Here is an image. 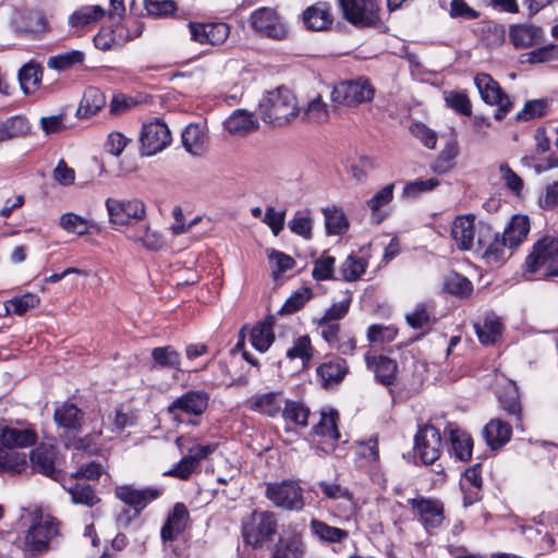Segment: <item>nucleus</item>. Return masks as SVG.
Returning <instances> with one entry per match:
<instances>
[{
  "label": "nucleus",
  "instance_id": "2f4dec72",
  "mask_svg": "<svg viewBox=\"0 0 558 558\" xmlns=\"http://www.w3.org/2000/svg\"><path fill=\"white\" fill-rule=\"evenodd\" d=\"M395 184L389 183L383 189L377 191L373 197H371L366 204L372 211V217L376 223H380L387 217V213L384 210L391 201L393 199Z\"/></svg>",
  "mask_w": 558,
  "mask_h": 558
},
{
  "label": "nucleus",
  "instance_id": "f3484780",
  "mask_svg": "<svg viewBox=\"0 0 558 558\" xmlns=\"http://www.w3.org/2000/svg\"><path fill=\"white\" fill-rule=\"evenodd\" d=\"M208 399V395L205 391H187L168 407V413L178 421H181V413L198 416L207 409Z\"/></svg>",
  "mask_w": 558,
  "mask_h": 558
},
{
  "label": "nucleus",
  "instance_id": "1a4fd4ad",
  "mask_svg": "<svg viewBox=\"0 0 558 558\" xmlns=\"http://www.w3.org/2000/svg\"><path fill=\"white\" fill-rule=\"evenodd\" d=\"M343 17L352 25L372 27L379 22L376 0H338Z\"/></svg>",
  "mask_w": 558,
  "mask_h": 558
},
{
  "label": "nucleus",
  "instance_id": "603ef678",
  "mask_svg": "<svg viewBox=\"0 0 558 558\" xmlns=\"http://www.w3.org/2000/svg\"><path fill=\"white\" fill-rule=\"evenodd\" d=\"M337 421L338 413L336 411H322L319 422L314 425L315 434L332 440L339 439L340 433L337 427Z\"/></svg>",
  "mask_w": 558,
  "mask_h": 558
},
{
  "label": "nucleus",
  "instance_id": "8fccbe9b",
  "mask_svg": "<svg viewBox=\"0 0 558 558\" xmlns=\"http://www.w3.org/2000/svg\"><path fill=\"white\" fill-rule=\"evenodd\" d=\"M450 441L454 456L461 461H468L472 457L473 441L471 436L460 429H450Z\"/></svg>",
  "mask_w": 558,
  "mask_h": 558
},
{
  "label": "nucleus",
  "instance_id": "864d4df0",
  "mask_svg": "<svg viewBox=\"0 0 558 558\" xmlns=\"http://www.w3.org/2000/svg\"><path fill=\"white\" fill-rule=\"evenodd\" d=\"M60 226L69 233L84 235L94 227V222L74 213H66L61 216Z\"/></svg>",
  "mask_w": 558,
  "mask_h": 558
},
{
  "label": "nucleus",
  "instance_id": "6e6552de",
  "mask_svg": "<svg viewBox=\"0 0 558 558\" xmlns=\"http://www.w3.org/2000/svg\"><path fill=\"white\" fill-rule=\"evenodd\" d=\"M373 97L374 88L366 78L340 82L331 90L332 102L349 107L371 101Z\"/></svg>",
  "mask_w": 558,
  "mask_h": 558
},
{
  "label": "nucleus",
  "instance_id": "bb28decb",
  "mask_svg": "<svg viewBox=\"0 0 558 558\" xmlns=\"http://www.w3.org/2000/svg\"><path fill=\"white\" fill-rule=\"evenodd\" d=\"M483 434L492 449H499L510 440L512 428L509 423L493 418L485 425Z\"/></svg>",
  "mask_w": 558,
  "mask_h": 558
},
{
  "label": "nucleus",
  "instance_id": "79ce46f5",
  "mask_svg": "<svg viewBox=\"0 0 558 558\" xmlns=\"http://www.w3.org/2000/svg\"><path fill=\"white\" fill-rule=\"evenodd\" d=\"M105 14L106 11L100 5H85L70 15L69 24L74 28H83L101 20Z\"/></svg>",
  "mask_w": 558,
  "mask_h": 558
},
{
  "label": "nucleus",
  "instance_id": "774afa93",
  "mask_svg": "<svg viewBox=\"0 0 558 558\" xmlns=\"http://www.w3.org/2000/svg\"><path fill=\"white\" fill-rule=\"evenodd\" d=\"M289 228L294 234L310 240L312 238L313 220L307 214L298 211L289 221Z\"/></svg>",
  "mask_w": 558,
  "mask_h": 558
},
{
  "label": "nucleus",
  "instance_id": "c9c22d12",
  "mask_svg": "<svg viewBox=\"0 0 558 558\" xmlns=\"http://www.w3.org/2000/svg\"><path fill=\"white\" fill-rule=\"evenodd\" d=\"M102 425V420H92L90 432L86 434L84 437L74 439L71 446L75 449H82L93 454L99 453L102 444H98L96 441V438L101 437L104 435Z\"/></svg>",
  "mask_w": 558,
  "mask_h": 558
},
{
  "label": "nucleus",
  "instance_id": "5fc2aeb1",
  "mask_svg": "<svg viewBox=\"0 0 558 558\" xmlns=\"http://www.w3.org/2000/svg\"><path fill=\"white\" fill-rule=\"evenodd\" d=\"M366 266L364 258L351 254L341 263L339 272L343 280L355 281L365 272Z\"/></svg>",
  "mask_w": 558,
  "mask_h": 558
},
{
  "label": "nucleus",
  "instance_id": "e433bc0d",
  "mask_svg": "<svg viewBox=\"0 0 558 558\" xmlns=\"http://www.w3.org/2000/svg\"><path fill=\"white\" fill-rule=\"evenodd\" d=\"M85 61V52L82 50H70L56 56H51L47 60V66L59 72L69 71Z\"/></svg>",
  "mask_w": 558,
  "mask_h": 558
},
{
  "label": "nucleus",
  "instance_id": "052dcab7",
  "mask_svg": "<svg viewBox=\"0 0 558 558\" xmlns=\"http://www.w3.org/2000/svg\"><path fill=\"white\" fill-rule=\"evenodd\" d=\"M445 289L458 296H469L473 291L471 281L457 272L449 274L445 279Z\"/></svg>",
  "mask_w": 558,
  "mask_h": 558
},
{
  "label": "nucleus",
  "instance_id": "f8f14e48",
  "mask_svg": "<svg viewBox=\"0 0 558 558\" xmlns=\"http://www.w3.org/2000/svg\"><path fill=\"white\" fill-rule=\"evenodd\" d=\"M38 439L35 427L26 422H1L0 447L27 448L36 444Z\"/></svg>",
  "mask_w": 558,
  "mask_h": 558
},
{
  "label": "nucleus",
  "instance_id": "7c9ffc66",
  "mask_svg": "<svg viewBox=\"0 0 558 558\" xmlns=\"http://www.w3.org/2000/svg\"><path fill=\"white\" fill-rule=\"evenodd\" d=\"M206 131L199 124H190L182 132V144L187 153L199 156L206 148Z\"/></svg>",
  "mask_w": 558,
  "mask_h": 558
},
{
  "label": "nucleus",
  "instance_id": "b1692460",
  "mask_svg": "<svg viewBox=\"0 0 558 558\" xmlns=\"http://www.w3.org/2000/svg\"><path fill=\"white\" fill-rule=\"evenodd\" d=\"M367 368L372 371L377 380L383 385L389 386L393 384L398 366L397 363L384 355H365Z\"/></svg>",
  "mask_w": 558,
  "mask_h": 558
},
{
  "label": "nucleus",
  "instance_id": "a211bd4d",
  "mask_svg": "<svg viewBox=\"0 0 558 558\" xmlns=\"http://www.w3.org/2000/svg\"><path fill=\"white\" fill-rule=\"evenodd\" d=\"M57 450L54 447L41 444L29 453V462L33 472L39 473L52 480H58L60 471L56 465Z\"/></svg>",
  "mask_w": 558,
  "mask_h": 558
},
{
  "label": "nucleus",
  "instance_id": "13d9d810",
  "mask_svg": "<svg viewBox=\"0 0 558 558\" xmlns=\"http://www.w3.org/2000/svg\"><path fill=\"white\" fill-rule=\"evenodd\" d=\"M19 80L25 94L34 92L41 80V70L34 63L25 64L19 72Z\"/></svg>",
  "mask_w": 558,
  "mask_h": 558
},
{
  "label": "nucleus",
  "instance_id": "39448f33",
  "mask_svg": "<svg viewBox=\"0 0 558 558\" xmlns=\"http://www.w3.org/2000/svg\"><path fill=\"white\" fill-rule=\"evenodd\" d=\"M477 245L483 251V259L490 266L501 265L512 255L514 250L502 234L495 232L489 223L483 221H480Z\"/></svg>",
  "mask_w": 558,
  "mask_h": 558
},
{
  "label": "nucleus",
  "instance_id": "6ab92c4d",
  "mask_svg": "<svg viewBox=\"0 0 558 558\" xmlns=\"http://www.w3.org/2000/svg\"><path fill=\"white\" fill-rule=\"evenodd\" d=\"M192 39L198 44L221 45L230 34L226 23H189Z\"/></svg>",
  "mask_w": 558,
  "mask_h": 558
},
{
  "label": "nucleus",
  "instance_id": "6e6d98bb",
  "mask_svg": "<svg viewBox=\"0 0 558 558\" xmlns=\"http://www.w3.org/2000/svg\"><path fill=\"white\" fill-rule=\"evenodd\" d=\"M40 300L36 294L26 293L22 296L13 298L4 303L7 314L24 315L28 310L38 306Z\"/></svg>",
  "mask_w": 558,
  "mask_h": 558
},
{
  "label": "nucleus",
  "instance_id": "a19ab883",
  "mask_svg": "<svg viewBox=\"0 0 558 558\" xmlns=\"http://www.w3.org/2000/svg\"><path fill=\"white\" fill-rule=\"evenodd\" d=\"M348 367L343 360L330 361L323 363L317 368V375L320 378L322 385L327 387L332 384H338L347 374Z\"/></svg>",
  "mask_w": 558,
  "mask_h": 558
},
{
  "label": "nucleus",
  "instance_id": "bf43d9fd",
  "mask_svg": "<svg viewBox=\"0 0 558 558\" xmlns=\"http://www.w3.org/2000/svg\"><path fill=\"white\" fill-rule=\"evenodd\" d=\"M287 357L290 360L300 359L305 365L313 357V347L308 336H300L294 341L291 348L287 350Z\"/></svg>",
  "mask_w": 558,
  "mask_h": 558
},
{
  "label": "nucleus",
  "instance_id": "4468645a",
  "mask_svg": "<svg viewBox=\"0 0 558 558\" xmlns=\"http://www.w3.org/2000/svg\"><path fill=\"white\" fill-rule=\"evenodd\" d=\"M450 235L459 250L470 251L478 242L480 221L476 223L472 214L459 215L451 223Z\"/></svg>",
  "mask_w": 558,
  "mask_h": 558
},
{
  "label": "nucleus",
  "instance_id": "393cba45",
  "mask_svg": "<svg viewBox=\"0 0 558 558\" xmlns=\"http://www.w3.org/2000/svg\"><path fill=\"white\" fill-rule=\"evenodd\" d=\"M302 19L307 29L316 32L328 29L332 24L330 8L324 2L308 7L303 12Z\"/></svg>",
  "mask_w": 558,
  "mask_h": 558
},
{
  "label": "nucleus",
  "instance_id": "f03ea898",
  "mask_svg": "<svg viewBox=\"0 0 558 558\" xmlns=\"http://www.w3.org/2000/svg\"><path fill=\"white\" fill-rule=\"evenodd\" d=\"M524 275L558 277V236L544 235L537 240L523 264Z\"/></svg>",
  "mask_w": 558,
  "mask_h": 558
},
{
  "label": "nucleus",
  "instance_id": "7ed1b4c3",
  "mask_svg": "<svg viewBox=\"0 0 558 558\" xmlns=\"http://www.w3.org/2000/svg\"><path fill=\"white\" fill-rule=\"evenodd\" d=\"M294 95L286 88L267 93L258 105V114L266 123L283 125L299 114Z\"/></svg>",
  "mask_w": 558,
  "mask_h": 558
},
{
  "label": "nucleus",
  "instance_id": "2eb2a0df",
  "mask_svg": "<svg viewBox=\"0 0 558 558\" xmlns=\"http://www.w3.org/2000/svg\"><path fill=\"white\" fill-rule=\"evenodd\" d=\"M408 504L426 530L437 529L442 524L445 519L444 506L439 500L418 496L410 498Z\"/></svg>",
  "mask_w": 558,
  "mask_h": 558
},
{
  "label": "nucleus",
  "instance_id": "423d86ee",
  "mask_svg": "<svg viewBox=\"0 0 558 558\" xmlns=\"http://www.w3.org/2000/svg\"><path fill=\"white\" fill-rule=\"evenodd\" d=\"M265 496L276 507L289 511H300L305 506L303 488L295 481L267 483Z\"/></svg>",
  "mask_w": 558,
  "mask_h": 558
},
{
  "label": "nucleus",
  "instance_id": "a878e982",
  "mask_svg": "<svg viewBox=\"0 0 558 558\" xmlns=\"http://www.w3.org/2000/svg\"><path fill=\"white\" fill-rule=\"evenodd\" d=\"M510 40L518 49H525L539 44L543 40V32L532 24H520L510 27Z\"/></svg>",
  "mask_w": 558,
  "mask_h": 558
},
{
  "label": "nucleus",
  "instance_id": "9b49d317",
  "mask_svg": "<svg viewBox=\"0 0 558 558\" xmlns=\"http://www.w3.org/2000/svg\"><path fill=\"white\" fill-rule=\"evenodd\" d=\"M140 142L142 154L154 156L171 144V132L163 121L154 119L143 124Z\"/></svg>",
  "mask_w": 558,
  "mask_h": 558
},
{
  "label": "nucleus",
  "instance_id": "a18cd8bd",
  "mask_svg": "<svg viewBox=\"0 0 558 558\" xmlns=\"http://www.w3.org/2000/svg\"><path fill=\"white\" fill-rule=\"evenodd\" d=\"M153 367L154 368H173L180 369L181 357L180 353L172 347H158L151 351Z\"/></svg>",
  "mask_w": 558,
  "mask_h": 558
},
{
  "label": "nucleus",
  "instance_id": "09e8293b",
  "mask_svg": "<svg viewBox=\"0 0 558 558\" xmlns=\"http://www.w3.org/2000/svg\"><path fill=\"white\" fill-rule=\"evenodd\" d=\"M325 226L328 234H342L349 228L348 219L341 208L336 206L323 210Z\"/></svg>",
  "mask_w": 558,
  "mask_h": 558
},
{
  "label": "nucleus",
  "instance_id": "9d476101",
  "mask_svg": "<svg viewBox=\"0 0 558 558\" xmlns=\"http://www.w3.org/2000/svg\"><path fill=\"white\" fill-rule=\"evenodd\" d=\"M105 205L109 221L118 226H126L133 221L142 220L146 214L145 205L138 198L108 197Z\"/></svg>",
  "mask_w": 558,
  "mask_h": 558
},
{
  "label": "nucleus",
  "instance_id": "473e14b6",
  "mask_svg": "<svg viewBox=\"0 0 558 558\" xmlns=\"http://www.w3.org/2000/svg\"><path fill=\"white\" fill-rule=\"evenodd\" d=\"M299 113L304 121L310 123L322 124L330 118V107L323 99L322 95L314 96Z\"/></svg>",
  "mask_w": 558,
  "mask_h": 558
},
{
  "label": "nucleus",
  "instance_id": "c85d7f7f",
  "mask_svg": "<svg viewBox=\"0 0 558 558\" xmlns=\"http://www.w3.org/2000/svg\"><path fill=\"white\" fill-rule=\"evenodd\" d=\"M175 445L181 453L186 451L187 453L185 456L192 459L197 466L202 460L207 459L218 448L217 442L202 445L185 436L177 437Z\"/></svg>",
  "mask_w": 558,
  "mask_h": 558
},
{
  "label": "nucleus",
  "instance_id": "c756f323",
  "mask_svg": "<svg viewBox=\"0 0 558 558\" xmlns=\"http://www.w3.org/2000/svg\"><path fill=\"white\" fill-rule=\"evenodd\" d=\"M258 122L253 113L246 110H235L226 121L225 129L234 136H243L254 131Z\"/></svg>",
  "mask_w": 558,
  "mask_h": 558
},
{
  "label": "nucleus",
  "instance_id": "37998d69",
  "mask_svg": "<svg viewBox=\"0 0 558 558\" xmlns=\"http://www.w3.org/2000/svg\"><path fill=\"white\" fill-rule=\"evenodd\" d=\"M128 238L149 251H159L166 244L163 236L150 227H142Z\"/></svg>",
  "mask_w": 558,
  "mask_h": 558
},
{
  "label": "nucleus",
  "instance_id": "ddd939ff",
  "mask_svg": "<svg viewBox=\"0 0 558 558\" xmlns=\"http://www.w3.org/2000/svg\"><path fill=\"white\" fill-rule=\"evenodd\" d=\"M474 84L482 99L486 104L490 106H498L495 118L497 120H501L510 111L512 106L509 96L501 90L498 82H496L489 74H476L474 77Z\"/></svg>",
  "mask_w": 558,
  "mask_h": 558
},
{
  "label": "nucleus",
  "instance_id": "4c0bfd02",
  "mask_svg": "<svg viewBox=\"0 0 558 558\" xmlns=\"http://www.w3.org/2000/svg\"><path fill=\"white\" fill-rule=\"evenodd\" d=\"M275 340L272 320L265 319L250 331L251 344L259 352H266Z\"/></svg>",
  "mask_w": 558,
  "mask_h": 558
},
{
  "label": "nucleus",
  "instance_id": "49530a36",
  "mask_svg": "<svg viewBox=\"0 0 558 558\" xmlns=\"http://www.w3.org/2000/svg\"><path fill=\"white\" fill-rule=\"evenodd\" d=\"M310 525L313 534L326 543H341L349 536L347 531L328 525L317 519H313Z\"/></svg>",
  "mask_w": 558,
  "mask_h": 558
},
{
  "label": "nucleus",
  "instance_id": "cd10ccee",
  "mask_svg": "<svg viewBox=\"0 0 558 558\" xmlns=\"http://www.w3.org/2000/svg\"><path fill=\"white\" fill-rule=\"evenodd\" d=\"M463 492V504L465 507L473 505L480 499L482 488L481 465L475 464L465 470L460 483Z\"/></svg>",
  "mask_w": 558,
  "mask_h": 558
},
{
  "label": "nucleus",
  "instance_id": "20e7f679",
  "mask_svg": "<svg viewBox=\"0 0 558 558\" xmlns=\"http://www.w3.org/2000/svg\"><path fill=\"white\" fill-rule=\"evenodd\" d=\"M277 515L271 511H253L242 522L244 542L253 548L269 547L277 535Z\"/></svg>",
  "mask_w": 558,
  "mask_h": 558
},
{
  "label": "nucleus",
  "instance_id": "338daca9",
  "mask_svg": "<svg viewBox=\"0 0 558 558\" xmlns=\"http://www.w3.org/2000/svg\"><path fill=\"white\" fill-rule=\"evenodd\" d=\"M446 105L456 112L463 116H471L472 106L468 95L463 92H449L445 96Z\"/></svg>",
  "mask_w": 558,
  "mask_h": 558
},
{
  "label": "nucleus",
  "instance_id": "680f3d73",
  "mask_svg": "<svg viewBox=\"0 0 558 558\" xmlns=\"http://www.w3.org/2000/svg\"><path fill=\"white\" fill-rule=\"evenodd\" d=\"M282 415L296 425L307 426L310 410L302 403L295 401H286Z\"/></svg>",
  "mask_w": 558,
  "mask_h": 558
},
{
  "label": "nucleus",
  "instance_id": "dca6fc26",
  "mask_svg": "<svg viewBox=\"0 0 558 558\" xmlns=\"http://www.w3.org/2000/svg\"><path fill=\"white\" fill-rule=\"evenodd\" d=\"M415 454L424 464L434 463L440 456L441 436L434 426L422 427L415 436Z\"/></svg>",
  "mask_w": 558,
  "mask_h": 558
},
{
  "label": "nucleus",
  "instance_id": "0e129e2a",
  "mask_svg": "<svg viewBox=\"0 0 558 558\" xmlns=\"http://www.w3.org/2000/svg\"><path fill=\"white\" fill-rule=\"evenodd\" d=\"M147 15L153 17H169L177 11L173 0H144Z\"/></svg>",
  "mask_w": 558,
  "mask_h": 558
},
{
  "label": "nucleus",
  "instance_id": "4d7b16f0",
  "mask_svg": "<svg viewBox=\"0 0 558 558\" xmlns=\"http://www.w3.org/2000/svg\"><path fill=\"white\" fill-rule=\"evenodd\" d=\"M319 488L326 495V497L335 500H343L345 502L344 507L349 511H353L355 509V504L352 498V494L348 488L340 486L337 483H327L319 482Z\"/></svg>",
  "mask_w": 558,
  "mask_h": 558
},
{
  "label": "nucleus",
  "instance_id": "0eeeda50",
  "mask_svg": "<svg viewBox=\"0 0 558 558\" xmlns=\"http://www.w3.org/2000/svg\"><path fill=\"white\" fill-rule=\"evenodd\" d=\"M250 25L258 35L275 40H283L289 27L283 17L272 8L263 7L251 13Z\"/></svg>",
  "mask_w": 558,
  "mask_h": 558
},
{
  "label": "nucleus",
  "instance_id": "4be33fe9",
  "mask_svg": "<svg viewBox=\"0 0 558 558\" xmlns=\"http://www.w3.org/2000/svg\"><path fill=\"white\" fill-rule=\"evenodd\" d=\"M189 521L190 513L187 508L181 502L175 504L161 529V538L165 542L174 541L185 531Z\"/></svg>",
  "mask_w": 558,
  "mask_h": 558
},
{
  "label": "nucleus",
  "instance_id": "69168bd1",
  "mask_svg": "<svg viewBox=\"0 0 558 558\" xmlns=\"http://www.w3.org/2000/svg\"><path fill=\"white\" fill-rule=\"evenodd\" d=\"M375 168V160L369 156H360L352 159L349 163V173L356 182H362L366 179L368 172Z\"/></svg>",
  "mask_w": 558,
  "mask_h": 558
},
{
  "label": "nucleus",
  "instance_id": "72a5a7b5",
  "mask_svg": "<svg viewBox=\"0 0 558 558\" xmlns=\"http://www.w3.org/2000/svg\"><path fill=\"white\" fill-rule=\"evenodd\" d=\"M529 232V217L525 215H514L507 225L502 235L515 248L526 239Z\"/></svg>",
  "mask_w": 558,
  "mask_h": 558
},
{
  "label": "nucleus",
  "instance_id": "de8ad7c7",
  "mask_svg": "<svg viewBox=\"0 0 558 558\" xmlns=\"http://www.w3.org/2000/svg\"><path fill=\"white\" fill-rule=\"evenodd\" d=\"M29 132V124L23 117L16 116L0 121V142L23 136Z\"/></svg>",
  "mask_w": 558,
  "mask_h": 558
},
{
  "label": "nucleus",
  "instance_id": "412c9836",
  "mask_svg": "<svg viewBox=\"0 0 558 558\" xmlns=\"http://www.w3.org/2000/svg\"><path fill=\"white\" fill-rule=\"evenodd\" d=\"M53 421L58 427L77 433L82 429L84 413L73 402L65 401L56 405Z\"/></svg>",
  "mask_w": 558,
  "mask_h": 558
},
{
  "label": "nucleus",
  "instance_id": "f704fd0d",
  "mask_svg": "<svg viewBox=\"0 0 558 558\" xmlns=\"http://www.w3.org/2000/svg\"><path fill=\"white\" fill-rule=\"evenodd\" d=\"M480 341L483 344H492L501 336L502 324L496 315H487L482 323L474 324Z\"/></svg>",
  "mask_w": 558,
  "mask_h": 558
},
{
  "label": "nucleus",
  "instance_id": "e2e57ef3",
  "mask_svg": "<svg viewBox=\"0 0 558 558\" xmlns=\"http://www.w3.org/2000/svg\"><path fill=\"white\" fill-rule=\"evenodd\" d=\"M549 100L546 98L533 99L525 102L522 110L517 113V120L530 121L547 112Z\"/></svg>",
  "mask_w": 558,
  "mask_h": 558
},
{
  "label": "nucleus",
  "instance_id": "58836bf2",
  "mask_svg": "<svg viewBox=\"0 0 558 558\" xmlns=\"http://www.w3.org/2000/svg\"><path fill=\"white\" fill-rule=\"evenodd\" d=\"M106 104L105 95L96 87H89L84 92L77 109V117L86 118L97 113Z\"/></svg>",
  "mask_w": 558,
  "mask_h": 558
},
{
  "label": "nucleus",
  "instance_id": "ea45409f",
  "mask_svg": "<svg viewBox=\"0 0 558 558\" xmlns=\"http://www.w3.org/2000/svg\"><path fill=\"white\" fill-rule=\"evenodd\" d=\"M303 553L304 546L298 536L279 537L271 547L272 558H301Z\"/></svg>",
  "mask_w": 558,
  "mask_h": 558
},
{
  "label": "nucleus",
  "instance_id": "5701e85b",
  "mask_svg": "<svg viewBox=\"0 0 558 558\" xmlns=\"http://www.w3.org/2000/svg\"><path fill=\"white\" fill-rule=\"evenodd\" d=\"M247 403L252 411L268 416H276L282 412L286 400L280 391H271L252 396Z\"/></svg>",
  "mask_w": 558,
  "mask_h": 558
},
{
  "label": "nucleus",
  "instance_id": "3c124183",
  "mask_svg": "<svg viewBox=\"0 0 558 558\" xmlns=\"http://www.w3.org/2000/svg\"><path fill=\"white\" fill-rule=\"evenodd\" d=\"M64 489L71 496V500L75 505H83L86 507H94L100 501L90 485L75 484L73 486L63 485Z\"/></svg>",
  "mask_w": 558,
  "mask_h": 558
},
{
  "label": "nucleus",
  "instance_id": "c03bdc74",
  "mask_svg": "<svg viewBox=\"0 0 558 558\" xmlns=\"http://www.w3.org/2000/svg\"><path fill=\"white\" fill-rule=\"evenodd\" d=\"M27 468L28 460L25 453L0 449V473L20 474Z\"/></svg>",
  "mask_w": 558,
  "mask_h": 558
},
{
  "label": "nucleus",
  "instance_id": "f257e3e1",
  "mask_svg": "<svg viewBox=\"0 0 558 558\" xmlns=\"http://www.w3.org/2000/svg\"><path fill=\"white\" fill-rule=\"evenodd\" d=\"M60 536L58 519L39 509L32 512L31 524L23 537L21 548L26 558H34L48 551L52 542Z\"/></svg>",
  "mask_w": 558,
  "mask_h": 558
},
{
  "label": "nucleus",
  "instance_id": "aec40b11",
  "mask_svg": "<svg viewBox=\"0 0 558 558\" xmlns=\"http://www.w3.org/2000/svg\"><path fill=\"white\" fill-rule=\"evenodd\" d=\"M160 494L161 492L157 488L136 489L130 485L117 486L114 489L116 497L122 502L134 507L137 514L140 510L157 499Z\"/></svg>",
  "mask_w": 558,
  "mask_h": 558
}]
</instances>
